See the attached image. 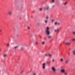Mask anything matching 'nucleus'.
<instances>
[{"mask_svg": "<svg viewBox=\"0 0 75 75\" xmlns=\"http://www.w3.org/2000/svg\"><path fill=\"white\" fill-rule=\"evenodd\" d=\"M7 54H4L3 55V57L4 58H6V57H7Z\"/></svg>", "mask_w": 75, "mask_h": 75, "instance_id": "obj_11", "label": "nucleus"}, {"mask_svg": "<svg viewBox=\"0 0 75 75\" xmlns=\"http://www.w3.org/2000/svg\"><path fill=\"white\" fill-rule=\"evenodd\" d=\"M1 72V70L0 69V72Z\"/></svg>", "mask_w": 75, "mask_h": 75, "instance_id": "obj_39", "label": "nucleus"}, {"mask_svg": "<svg viewBox=\"0 0 75 75\" xmlns=\"http://www.w3.org/2000/svg\"><path fill=\"white\" fill-rule=\"evenodd\" d=\"M60 72L61 73L64 74L65 72V70L64 69H62L60 71Z\"/></svg>", "mask_w": 75, "mask_h": 75, "instance_id": "obj_6", "label": "nucleus"}, {"mask_svg": "<svg viewBox=\"0 0 75 75\" xmlns=\"http://www.w3.org/2000/svg\"><path fill=\"white\" fill-rule=\"evenodd\" d=\"M49 6H47L46 8H44V10H48L49 9Z\"/></svg>", "mask_w": 75, "mask_h": 75, "instance_id": "obj_8", "label": "nucleus"}, {"mask_svg": "<svg viewBox=\"0 0 75 75\" xmlns=\"http://www.w3.org/2000/svg\"><path fill=\"white\" fill-rule=\"evenodd\" d=\"M50 29V27H47L45 33L47 37V38H48L49 39H51L52 38V36L50 35V31H49Z\"/></svg>", "mask_w": 75, "mask_h": 75, "instance_id": "obj_1", "label": "nucleus"}, {"mask_svg": "<svg viewBox=\"0 0 75 75\" xmlns=\"http://www.w3.org/2000/svg\"><path fill=\"white\" fill-rule=\"evenodd\" d=\"M66 64H68V59H67L65 61Z\"/></svg>", "mask_w": 75, "mask_h": 75, "instance_id": "obj_19", "label": "nucleus"}, {"mask_svg": "<svg viewBox=\"0 0 75 75\" xmlns=\"http://www.w3.org/2000/svg\"><path fill=\"white\" fill-rule=\"evenodd\" d=\"M33 75H36V74L35 73H34Z\"/></svg>", "mask_w": 75, "mask_h": 75, "instance_id": "obj_36", "label": "nucleus"}, {"mask_svg": "<svg viewBox=\"0 0 75 75\" xmlns=\"http://www.w3.org/2000/svg\"><path fill=\"white\" fill-rule=\"evenodd\" d=\"M21 50H24V48L23 47H21Z\"/></svg>", "mask_w": 75, "mask_h": 75, "instance_id": "obj_24", "label": "nucleus"}, {"mask_svg": "<svg viewBox=\"0 0 75 75\" xmlns=\"http://www.w3.org/2000/svg\"><path fill=\"white\" fill-rule=\"evenodd\" d=\"M64 75H68V73L66 71H65L64 73Z\"/></svg>", "mask_w": 75, "mask_h": 75, "instance_id": "obj_13", "label": "nucleus"}, {"mask_svg": "<svg viewBox=\"0 0 75 75\" xmlns=\"http://www.w3.org/2000/svg\"><path fill=\"white\" fill-rule=\"evenodd\" d=\"M72 41H75V39H73Z\"/></svg>", "mask_w": 75, "mask_h": 75, "instance_id": "obj_30", "label": "nucleus"}, {"mask_svg": "<svg viewBox=\"0 0 75 75\" xmlns=\"http://www.w3.org/2000/svg\"><path fill=\"white\" fill-rule=\"evenodd\" d=\"M28 29H29L30 28V27H28Z\"/></svg>", "mask_w": 75, "mask_h": 75, "instance_id": "obj_34", "label": "nucleus"}, {"mask_svg": "<svg viewBox=\"0 0 75 75\" xmlns=\"http://www.w3.org/2000/svg\"><path fill=\"white\" fill-rule=\"evenodd\" d=\"M55 61V60L54 59H52V62L53 63Z\"/></svg>", "mask_w": 75, "mask_h": 75, "instance_id": "obj_22", "label": "nucleus"}, {"mask_svg": "<svg viewBox=\"0 0 75 75\" xmlns=\"http://www.w3.org/2000/svg\"><path fill=\"white\" fill-rule=\"evenodd\" d=\"M42 8H40L39 9V11H42Z\"/></svg>", "mask_w": 75, "mask_h": 75, "instance_id": "obj_25", "label": "nucleus"}, {"mask_svg": "<svg viewBox=\"0 0 75 75\" xmlns=\"http://www.w3.org/2000/svg\"><path fill=\"white\" fill-rule=\"evenodd\" d=\"M46 19H47L46 20H48L49 19V16H47L46 17Z\"/></svg>", "mask_w": 75, "mask_h": 75, "instance_id": "obj_20", "label": "nucleus"}, {"mask_svg": "<svg viewBox=\"0 0 75 75\" xmlns=\"http://www.w3.org/2000/svg\"><path fill=\"white\" fill-rule=\"evenodd\" d=\"M45 57H48V55H47V54H45Z\"/></svg>", "mask_w": 75, "mask_h": 75, "instance_id": "obj_28", "label": "nucleus"}, {"mask_svg": "<svg viewBox=\"0 0 75 75\" xmlns=\"http://www.w3.org/2000/svg\"><path fill=\"white\" fill-rule=\"evenodd\" d=\"M35 45H37L38 44V43L37 42H35Z\"/></svg>", "mask_w": 75, "mask_h": 75, "instance_id": "obj_16", "label": "nucleus"}, {"mask_svg": "<svg viewBox=\"0 0 75 75\" xmlns=\"http://www.w3.org/2000/svg\"><path fill=\"white\" fill-rule=\"evenodd\" d=\"M54 19H52L51 20V21H52V23H54Z\"/></svg>", "mask_w": 75, "mask_h": 75, "instance_id": "obj_26", "label": "nucleus"}, {"mask_svg": "<svg viewBox=\"0 0 75 75\" xmlns=\"http://www.w3.org/2000/svg\"><path fill=\"white\" fill-rule=\"evenodd\" d=\"M69 44V42H67L66 43V45H68Z\"/></svg>", "mask_w": 75, "mask_h": 75, "instance_id": "obj_23", "label": "nucleus"}, {"mask_svg": "<svg viewBox=\"0 0 75 75\" xmlns=\"http://www.w3.org/2000/svg\"><path fill=\"white\" fill-rule=\"evenodd\" d=\"M68 3L67 2H66L64 3H63V4L64 5V6H66L67 4Z\"/></svg>", "mask_w": 75, "mask_h": 75, "instance_id": "obj_12", "label": "nucleus"}, {"mask_svg": "<svg viewBox=\"0 0 75 75\" xmlns=\"http://www.w3.org/2000/svg\"><path fill=\"white\" fill-rule=\"evenodd\" d=\"M9 44H7V46H8H8H9Z\"/></svg>", "mask_w": 75, "mask_h": 75, "instance_id": "obj_35", "label": "nucleus"}, {"mask_svg": "<svg viewBox=\"0 0 75 75\" xmlns=\"http://www.w3.org/2000/svg\"><path fill=\"white\" fill-rule=\"evenodd\" d=\"M48 57H51L52 56V54H48Z\"/></svg>", "mask_w": 75, "mask_h": 75, "instance_id": "obj_18", "label": "nucleus"}, {"mask_svg": "<svg viewBox=\"0 0 75 75\" xmlns=\"http://www.w3.org/2000/svg\"><path fill=\"white\" fill-rule=\"evenodd\" d=\"M23 72H24V71H21V74H22V73H23Z\"/></svg>", "mask_w": 75, "mask_h": 75, "instance_id": "obj_31", "label": "nucleus"}, {"mask_svg": "<svg viewBox=\"0 0 75 75\" xmlns=\"http://www.w3.org/2000/svg\"><path fill=\"white\" fill-rule=\"evenodd\" d=\"M72 53L73 55H75V50H74L72 51Z\"/></svg>", "mask_w": 75, "mask_h": 75, "instance_id": "obj_9", "label": "nucleus"}, {"mask_svg": "<svg viewBox=\"0 0 75 75\" xmlns=\"http://www.w3.org/2000/svg\"><path fill=\"white\" fill-rule=\"evenodd\" d=\"M51 2L52 3H54L55 2V0H51Z\"/></svg>", "mask_w": 75, "mask_h": 75, "instance_id": "obj_15", "label": "nucleus"}, {"mask_svg": "<svg viewBox=\"0 0 75 75\" xmlns=\"http://www.w3.org/2000/svg\"><path fill=\"white\" fill-rule=\"evenodd\" d=\"M57 24H58V22H55V23H54L55 25H57Z\"/></svg>", "mask_w": 75, "mask_h": 75, "instance_id": "obj_21", "label": "nucleus"}, {"mask_svg": "<svg viewBox=\"0 0 75 75\" xmlns=\"http://www.w3.org/2000/svg\"><path fill=\"white\" fill-rule=\"evenodd\" d=\"M47 64H49V63H48V62H47Z\"/></svg>", "mask_w": 75, "mask_h": 75, "instance_id": "obj_38", "label": "nucleus"}, {"mask_svg": "<svg viewBox=\"0 0 75 75\" xmlns=\"http://www.w3.org/2000/svg\"><path fill=\"white\" fill-rule=\"evenodd\" d=\"M54 32L59 33V29L58 28H57L56 29L54 30Z\"/></svg>", "mask_w": 75, "mask_h": 75, "instance_id": "obj_4", "label": "nucleus"}, {"mask_svg": "<svg viewBox=\"0 0 75 75\" xmlns=\"http://www.w3.org/2000/svg\"><path fill=\"white\" fill-rule=\"evenodd\" d=\"M63 61H64V59H63V58H62L60 59V62H63Z\"/></svg>", "mask_w": 75, "mask_h": 75, "instance_id": "obj_17", "label": "nucleus"}, {"mask_svg": "<svg viewBox=\"0 0 75 75\" xmlns=\"http://www.w3.org/2000/svg\"><path fill=\"white\" fill-rule=\"evenodd\" d=\"M0 32H1V33L2 32V30H1V29H0Z\"/></svg>", "mask_w": 75, "mask_h": 75, "instance_id": "obj_32", "label": "nucleus"}, {"mask_svg": "<svg viewBox=\"0 0 75 75\" xmlns=\"http://www.w3.org/2000/svg\"><path fill=\"white\" fill-rule=\"evenodd\" d=\"M54 7H55V6L53 5L52 6V8H54Z\"/></svg>", "mask_w": 75, "mask_h": 75, "instance_id": "obj_29", "label": "nucleus"}, {"mask_svg": "<svg viewBox=\"0 0 75 75\" xmlns=\"http://www.w3.org/2000/svg\"><path fill=\"white\" fill-rule=\"evenodd\" d=\"M8 14L9 16H12L13 14V11H10L8 12Z\"/></svg>", "mask_w": 75, "mask_h": 75, "instance_id": "obj_3", "label": "nucleus"}, {"mask_svg": "<svg viewBox=\"0 0 75 75\" xmlns=\"http://www.w3.org/2000/svg\"><path fill=\"white\" fill-rule=\"evenodd\" d=\"M45 63H43L42 64V67L43 69H44L45 68Z\"/></svg>", "mask_w": 75, "mask_h": 75, "instance_id": "obj_5", "label": "nucleus"}, {"mask_svg": "<svg viewBox=\"0 0 75 75\" xmlns=\"http://www.w3.org/2000/svg\"><path fill=\"white\" fill-rule=\"evenodd\" d=\"M1 49H0V52H1Z\"/></svg>", "mask_w": 75, "mask_h": 75, "instance_id": "obj_37", "label": "nucleus"}, {"mask_svg": "<svg viewBox=\"0 0 75 75\" xmlns=\"http://www.w3.org/2000/svg\"><path fill=\"white\" fill-rule=\"evenodd\" d=\"M18 47H19V46L18 45L16 46H15L14 47V50H16L17 49V48H18Z\"/></svg>", "mask_w": 75, "mask_h": 75, "instance_id": "obj_7", "label": "nucleus"}, {"mask_svg": "<svg viewBox=\"0 0 75 75\" xmlns=\"http://www.w3.org/2000/svg\"><path fill=\"white\" fill-rule=\"evenodd\" d=\"M60 24H61V23H57V25H60Z\"/></svg>", "mask_w": 75, "mask_h": 75, "instance_id": "obj_27", "label": "nucleus"}, {"mask_svg": "<svg viewBox=\"0 0 75 75\" xmlns=\"http://www.w3.org/2000/svg\"><path fill=\"white\" fill-rule=\"evenodd\" d=\"M51 69L52 72L54 74H55L56 73V71L57 70H56V69L54 67H52L51 68Z\"/></svg>", "mask_w": 75, "mask_h": 75, "instance_id": "obj_2", "label": "nucleus"}, {"mask_svg": "<svg viewBox=\"0 0 75 75\" xmlns=\"http://www.w3.org/2000/svg\"><path fill=\"white\" fill-rule=\"evenodd\" d=\"M44 23H45V24H47L48 23V20H44Z\"/></svg>", "mask_w": 75, "mask_h": 75, "instance_id": "obj_10", "label": "nucleus"}, {"mask_svg": "<svg viewBox=\"0 0 75 75\" xmlns=\"http://www.w3.org/2000/svg\"><path fill=\"white\" fill-rule=\"evenodd\" d=\"M45 42L44 41H43L42 42V45H45Z\"/></svg>", "mask_w": 75, "mask_h": 75, "instance_id": "obj_14", "label": "nucleus"}, {"mask_svg": "<svg viewBox=\"0 0 75 75\" xmlns=\"http://www.w3.org/2000/svg\"><path fill=\"white\" fill-rule=\"evenodd\" d=\"M73 34H75V32H73Z\"/></svg>", "mask_w": 75, "mask_h": 75, "instance_id": "obj_33", "label": "nucleus"}]
</instances>
